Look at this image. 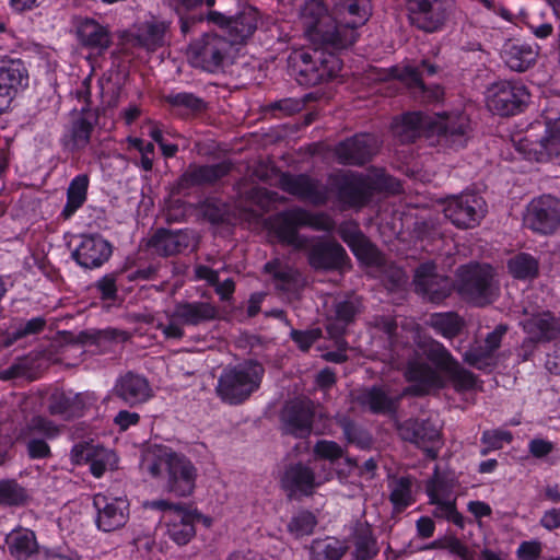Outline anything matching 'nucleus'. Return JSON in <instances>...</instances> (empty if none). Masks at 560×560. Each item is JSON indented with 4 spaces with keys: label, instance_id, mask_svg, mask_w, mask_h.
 <instances>
[{
    "label": "nucleus",
    "instance_id": "f257e3e1",
    "mask_svg": "<svg viewBox=\"0 0 560 560\" xmlns=\"http://www.w3.org/2000/svg\"><path fill=\"white\" fill-rule=\"evenodd\" d=\"M370 16V0H338L332 12L323 0L305 1L299 18L313 49L295 50L290 60L300 66V73L312 84L337 77L341 61L334 51L352 45L357 39L355 30Z\"/></svg>",
    "mask_w": 560,
    "mask_h": 560
},
{
    "label": "nucleus",
    "instance_id": "f03ea898",
    "mask_svg": "<svg viewBox=\"0 0 560 560\" xmlns=\"http://www.w3.org/2000/svg\"><path fill=\"white\" fill-rule=\"evenodd\" d=\"M417 354L425 355L436 365L438 370L431 369L419 358L409 361L406 377L415 383L412 388L415 394H425L442 388L445 386L446 380L458 390L475 387V376L463 369L440 342L431 338L419 340Z\"/></svg>",
    "mask_w": 560,
    "mask_h": 560
},
{
    "label": "nucleus",
    "instance_id": "7ed1b4c3",
    "mask_svg": "<svg viewBox=\"0 0 560 560\" xmlns=\"http://www.w3.org/2000/svg\"><path fill=\"white\" fill-rule=\"evenodd\" d=\"M142 467L152 477L167 475L166 489L176 497L190 495L196 486L197 469L185 456L163 445H153L147 450Z\"/></svg>",
    "mask_w": 560,
    "mask_h": 560
},
{
    "label": "nucleus",
    "instance_id": "20e7f679",
    "mask_svg": "<svg viewBox=\"0 0 560 560\" xmlns=\"http://www.w3.org/2000/svg\"><path fill=\"white\" fill-rule=\"evenodd\" d=\"M516 150L525 159L536 162L548 161L560 155V101H553L545 110L544 124L538 122L530 131L515 142Z\"/></svg>",
    "mask_w": 560,
    "mask_h": 560
},
{
    "label": "nucleus",
    "instance_id": "39448f33",
    "mask_svg": "<svg viewBox=\"0 0 560 560\" xmlns=\"http://www.w3.org/2000/svg\"><path fill=\"white\" fill-rule=\"evenodd\" d=\"M270 224L280 242L298 249L308 248V241L298 234V228L311 226L323 231L334 229V222L328 215L311 214L302 209H292L279 213L271 220Z\"/></svg>",
    "mask_w": 560,
    "mask_h": 560
},
{
    "label": "nucleus",
    "instance_id": "423d86ee",
    "mask_svg": "<svg viewBox=\"0 0 560 560\" xmlns=\"http://www.w3.org/2000/svg\"><path fill=\"white\" fill-rule=\"evenodd\" d=\"M264 368L255 362H245L226 369L219 378L217 392L222 400L236 405L247 399L260 385Z\"/></svg>",
    "mask_w": 560,
    "mask_h": 560
},
{
    "label": "nucleus",
    "instance_id": "0eeeda50",
    "mask_svg": "<svg viewBox=\"0 0 560 560\" xmlns=\"http://www.w3.org/2000/svg\"><path fill=\"white\" fill-rule=\"evenodd\" d=\"M456 287L464 299L479 306L493 302L499 294V284L494 279L493 269L488 265L460 267Z\"/></svg>",
    "mask_w": 560,
    "mask_h": 560
},
{
    "label": "nucleus",
    "instance_id": "6e6552de",
    "mask_svg": "<svg viewBox=\"0 0 560 560\" xmlns=\"http://www.w3.org/2000/svg\"><path fill=\"white\" fill-rule=\"evenodd\" d=\"M215 316L217 308L209 302H178L167 314L168 324L160 327L167 338H182L184 325L197 326L214 319Z\"/></svg>",
    "mask_w": 560,
    "mask_h": 560
},
{
    "label": "nucleus",
    "instance_id": "1a4fd4ad",
    "mask_svg": "<svg viewBox=\"0 0 560 560\" xmlns=\"http://www.w3.org/2000/svg\"><path fill=\"white\" fill-rule=\"evenodd\" d=\"M231 47L230 40L206 34L190 44L187 58L192 67L213 72L223 65Z\"/></svg>",
    "mask_w": 560,
    "mask_h": 560
},
{
    "label": "nucleus",
    "instance_id": "9d476101",
    "mask_svg": "<svg viewBox=\"0 0 560 560\" xmlns=\"http://www.w3.org/2000/svg\"><path fill=\"white\" fill-rule=\"evenodd\" d=\"M443 212L455 226L472 229L477 226L487 212L483 198L474 192H465L447 198Z\"/></svg>",
    "mask_w": 560,
    "mask_h": 560
},
{
    "label": "nucleus",
    "instance_id": "9b49d317",
    "mask_svg": "<svg viewBox=\"0 0 560 560\" xmlns=\"http://www.w3.org/2000/svg\"><path fill=\"white\" fill-rule=\"evenodd\" d=\"M332 478L330 467L323 465L320 471H314L302 464L290 466L281 478V486L290 498L312 495L314 491Z\"/></svg>",
    "mask_w": 560,
    "mask_h": 560
},
{
    "label": "nucleus",
    "instance_id": "f8f14e48",
    "mask_svg": "<svg viewBox=\"0 0 560 560\" xmlns=\"http://www.w3.org/2000/svg\"><path fill=\"white\" fill-rule=\"evenodd\" d=\"M524 225L535 233H553L560 226V200L550 195L533 199L526 208Z\"/></svg>",
    "mask_w": 560,
    "mask_h": 560
},
{
    "label": "nucleus",
    "instance_id": "ddd939ff",
    "mask_svg": "<svg viewBox=\"0 0 560 560\" xmlns=\"http://www.w3.org/2000/svg\"><path fill=\"white\" fill-rule=\"evenodd\" d=\"M527 100L528 92L522 83L498 82L486 94L488 108L502 116L516 114Z\"/></svg>",
    "mask_w": 560,
    "mask_h": 560
},
{
    "label": "nucleus",
    "instance_id": "4468645a",
    "mask_svg": "<svg viewBox=\"0 0 560 560\" xmlns=\"http://www.w3.org/2000/svg\"><path fill=\"white\" fill-rule=\"evenodd\" d=\"M28 71L20 59L0 56V114L10 108L19 93L28 86Z\"/></svg>",
    "mask_w": 560,
    "mask_h": 560
},
{
    "label": "nucleus",
    "instance_id": "2eb2a0df",
    "mask_svg": "<svg viewBox=\"0 0 560 560\" xmlns=\"http://www.w3.org/2000/svg\"><path fill=\"white\" fill-rule=\"evenodd\" d=\"M28 71L20 59L0 56V114L10 108L19 93L28 86Z\"/></svg>",
    "mask_w": 560,
    "mask_h": 560
},
{
    "label": "nucleus",
    "instance_id": "dca6fc26",
    "mask_svg": "<svg viewBox=\"0 0 560 560\" xmlns=\"http://www.w3.org/2000/svg\"><path fill=\"white\" fill-rule=\"evenodd\" d=\"M455 481L440 477L438 474L429 481L427 492L430 503L435 505L433 515L445 518L455 525L463 527L464 518L456 510V495L454 493Z\"/></svg>",
    "mask_w": 560,
    "mask_h": 560
},
{
    "label": "nucleus",
    "instance_id": "f3484780",
    "mask_svg": "<svg viewBox=\"0 0 560 560\" xmlns=\"http://www.w3.org/2000/svg\"><path fill=\"white\" fill-rule=\"evenodd\" d=\"M428 132L438 135L452 147H462L468 137L470 125L468 117L459 112L442 113L430 116Z\"/></svg>",
    "mask_w": 560,
    "mask_h": 560
},
{
    "label": "nucleus",
    "instance_id": "a211bd4d",
    "mask_svg": "<svg viewBox=\"0 0 560 560\" xmlns=\"http://www.w3.org/2000/svg\"><path fill=\"white\" fill-rule=\"evenodd\" d=\"M93 504L97 511L96 526L103 532L116 530L129 518V502L126 497L97 493L94 495Z\"/></svg>",
    "mask_w": 560,
    "mask_h": 560
},
{
    "label": "nucleus",
    "instance_id": "6ab92c4d",
    "mask_svg": "<svg viewBox=\"0 0 560 560\" xmlns=\"http://www.w3.org/2000/svg\"><path fill=\"white\" fill-rule=\"evenodd\" d=\"M198 511L184 504L170 506L162 515V521L167 528L168 537L177 545L188 544L196 534L195 523Z\"/></svg>",
    "mask_w": 560,
    "mask_h": 560
},
{
    "label": "nucleus",
    "instance_id": "aec40b11",
    "mask_svg": "<svg viewBox=\"0 0 560 560\" xmlns=\"http://www.w3.org/2000/svg\"><path fill=\"white\" fill-rule=\"evenodd\" d=\"M71 459L77 465L89 464L96 478L117 466V456L113 451L90 443L75 444L71 451Z\"/></svg>",
    "mask_w": 560,
    "mask_h": 560
},
{
    "label": "nucleus",
    "instance_id": "412c9836",
    "mask_svg": "<svg viewBox=\"0 0 560 560\" xmlns=\"http://www.w3.org/2000/svg\"><path fill=\"white\" fill-rule=\"evenodd\" d=\"M73 33L83 48L96 52H103L112 45L109 27L91 18H77L73 22Z\"/></svg>",
    "mask_w": 560,
    "mask_h": 560
},
{
    "label": "nucleus",
    "instance_id": "4be33fe9",
    "mask_svg": "<svg viewBox=\"0 0 560 560\" xmlns=\"http://www.w3.org/2000/svg\"><path fill=\"white\" fill-rule=\"evenodd\" d=\"M339 199L350 207L363 206L377 184L371 178L355 174L336 176Z\"/></svg>",
    "mask_w": 560,
    "mask_h": 560
},
{
    "label": "nucleus",
    "instance_id": "5701e85b",
    "mask_svg": "<svg viewBox=\"0 0 560 560\" xmlns=\"http://www.w3.org/2000/svg\"><path fill=\"white\" fill-rule=\"evenodd\" d=\"M58 433L59 429L56 424L38 416L27 423L26 428L22 430L20 438L26 441L27 451L32 458H45L49 456L50 448L44 440L36 436L43 435L50 439L58 435Z\"/></svg>",
    "mask_w": 560,
    "mask_h": 560
},
{
    "label": "nucleus",
    "instance_id": "b1692460",
    "mask_svg": "<svg viewBox=\"0 0 560 560\" xmlns=\"http://www.w3.org/2000/svg\"><path fill=\"white\" fill-rule=\"evenodd\" d=\"M417 291L434 303L445 299L452 290L450 279L438 276L435 266L431 262L421 265L415 275Z\"/></svg>",
    "mask_w": 560,
    "mask_h": 560
},
{
    "label": "nucleus",
    "instance_id": "393cba45",
    "mask_svg": "<svg viewBox=\"0 0 560 560\" xmlns=\"http://www.w3.org/2000/svg\"><path fill=\"white\" fill-rule=\"evenodd\" d=\"M378 148V141L371 135H359L341 142L336 148V156L340 163L363 164Z\"/></svg>",
    "mask_w": 560,
    "mask_h": 560
},
{
    "label": "nucleus",
    "instance_id": "a878e982",
    "mask_svg": "<svg viewBox=\"0 0 560 560\" xmlns=\"http://www.w3.org/2000/svg\"><path fill=\"white\" fill-rule=\"evenodd\" d=\"M411 20L425 32L436 31L445 20L443 0H409Z\"/></svg>",
    "mask_w": 560,
    "mask_h": 560
},
{
    "label": "nucleus",
    "instance_id": "bb28decb",
    "mask_svg": "<svg viewBox=\"0 0 560 560\" xmlns=\"http://www.w3.org/2000/svg\"><path fill=\"white\" fill-rule=\"evenodd\" d=\"M109 243L100 236H83L80 245L73 252L75 261L86 269L101 267L110 256Z\"/></svg>",
    "mask_w": 560,
    "mask_h": 560
},
{
    "label": "nucleus",
    "instance_id": "cd10ccee",
    "mask_svg": "<svg viewBox=\"0 0 560 560\" xmlns=\"http://www.w3.org/2000/svg\"><path fill=\"white\" fill-rule=\"evenodd\" d=\"M339 234L353 254L364 264L378 266L383 262L380 252L365 238L355 223H343L339 228Z\"/></svg>",
    "mask_w": 560,
    "mask_h": 560
},
{
    "label": "nucleus",
    "instance_id": "c85d7f7f",
    "mask_svg": "<svg viewBox=\"0 0 560 560\" xmlns=\"http://www.w3.org/2000/svg\"><path fill=\"white\" fill-rule=\"evenodd\" d=\"M313 405L308 400L291 402L283 412L285 430L295 436H306L311 432Z\"/></svg>",
    "mask_w": 560,
    "mask_h": 560
},
{
    "label": "nucleus",
    "instance_id": "c756f323",
    "mask_svg": "<svg viewBox=\"0 0 560 560\" xmlns=\"http://www.w3.org/2000/svg\"><path fill=\"white\" fill-rule=\"evenodd\" d=\"M524 331L530 341L545 342L560 335L559 320L550 312L533 314L523 322Z\"/></svg>",
    "mask_w": 560,
    "mask_h": 560
},
{
    "label": "nucleus",
    "instance_id": "7c9ffc66",
    "mask_svg": "<svg viewBox=\"0 0 560 560\" xmlns=\"http://www.w3.org/2000/svg\"><path fill=\"white\" fill-rule=\"evenodd\" d=\"M5 544L15 560H38L39 546L34 532L27 528L13 529L7 535Z\"/></svg>",
    "mask_w": 560,
    "mask_h": 560
},
{
    "label": "nucleus",
    "instance_id": "2f4dec72",
    "mask_svg": "<svg viewBox=\"0 0 560 560\" xmlns=\"http://www.w3.org/2000/svg\"><path fill=\"white\" fill-rule=\"evenodd\" d=\"M282 188L289 194L295 195L313 203H323L328 198V191L305 175H283L281 178Z\"/></svg>",
    "mask_w": 560,
    "mask_h": 560
},
{
    "label": "nucleus",
    "instance_id": "473e14b6",
    "mask_svg": "<svg viewBox=\"0 0 560 560\" xmlns=\"http://www.w3.org/2000/svg\"><path fill=\"white\" fill-rule=\"evenodd\" d=\"M505 331V326H498L487 336L483 347H475L464 354L465 362L480 370L492 366L494 364V352L500 347Z\"/></svg>",
    "mask_w": 560,
    "mask_h": 560
},
{
    "label": "nucleus",
    "instance_id": "72a5a7b5",
    "mask_svg": "<svg viewBox=\"0 0 560 560\" xmlns=\"http://www.w3.org/2000/svg\"><path fill=\"white\" fill-rule=\"evenodd\" d=\"M308 260L316 269L342 268L347 260V254L338 243H322L311 248Z\"/></svg>",
    "mask_w": 560,
    "mask_h": 560
},
{
    "label": "nucleus",
    "instance_id": "f704fd0d",
    "mask_svg": "<svg viewBox=\"0 0 560 560\" xmlns=\"http://www.w3.org/2000/svg\"><path fill=\"white\" fill-rule=\"evenodd\" d=\"M115 392L122 400L131 405L143 402L151 397V387L148 381L132 373H128L117 381Z\"/></svg>",
    "mask_w": 560,
    "mask_h": 560
},
{
    "label": "nucleus",
    "instance_id": "c9c22d12",
    "mask_svg": "<svg viewBox=\"0 0 560 560\" xmlns=\"http://www.w3.org/2000/svg\"><path fill=\"white\" fill-rule=\"evenodd\" d=\"M537 56V46L527 43H510L503 51L506 66L518 72L532 67L536 62Z\"/></svg>",
    "mask_w": 560,
    "mask_h": 560
},
{
    "label": "nucleus",
    "instance_id": "e433bc0d",
    "mask_svg": "<svg viewBox=\"0 0 560 560\" xmlns=\"http://www.w3.org/2000/svg\"><path fill=\"white\" fill-rule=\"evenodd\" d=\"M399 434L402 439L409 440L416 444H422L425 440L432 445L424 451L427 456L435 458L440 447V433L435 428H431L428 432L424 427L418 424L417 421H407L398 427Z\"/></svg>",
    "mask_w": 560,
    "mask_h": 560
},
{
    "label": "nucleus",
    "instance_id": "4c0bfd02",
    "mask_svg": "<svg viewBox=\"0 0 560 560\" xmlns=\"http://www.w3.org/2000/svg\"><path fill=\"white\" fill-rule=\"evenodd\" d=\"M95 117L91 113L74 115L65 136V143L71 149H82L88 145L93 130Z\"/></svg>",
    "mask_w": 560,
    "mask_h": 560
},
{
    "label": "nucleus",
    "instance_id": "58836bf2",
    "mask_svg": "<svg viewBox=\"0 0 560 560\" xmlns=\"http://www.w3.org/2000/svg\"><path fill=\"white\" fill-rule=\"evenodd\" d=\"M427 119H430V116L421 113H408L395 119L392 129L400 141H412L423 131H428Z\"/></svg>",
    "mask_w": 560,
    "mask_h": 560
},
{
    "label": "nucleus",
    "instance_id": "ea45409f",
    "mask_svg": "<svg viewBox=\"0 0 560 560\" xmlns=\"http://www.w3.org/2000/svg\"><path fill=\"white\" fill-rule=\"evenodd\" d=\"M259 13L254 8H245L238 15L232 18L229 24L231 42L242 43L249 38L257 28Z\"/></svg>",
    "mask_w": 560,
    "mask_h": 560
},
{
    "label": "nucleus",
    "instance_id": "a19ab883",
    "mask_svg": "<svg viewBox=\"0 0 560 560\" xmlns=\"http://www.w3.org/2000/svg\"><path fill=\"white\" fill-rule=\"evenodd\" d=\"M347 550V544L335 537L317 538L308 547L310 560H340Z\"/></svg>",
    "mask_w": 560,
    "mask_h": 560
},
{
    "label": "nucleus",
    "instance_id": "79ce46f5",
    "mask_svg": "<svg viewBox=\"0 0 560 560\" xmlns=\"http://www.w3.org/2000/svg\"><path fill=\"white\" fill-rule=\"evenodd\" d=\"M89 187V177L85 174L75 176L67 191V203L62 210V215L70 218L86 200V192Z\"/></svg>",
    "mask_w": 560,
    "mask_h": 560
},
{
    "label": "nucleus",
    "instance_id": "37998d69",
    "mask_svg": "<svg viewBox=\"0 0 560 560\" xmlns=\"http://www.w3.org/2000/svg\"><path fill=\"white\" fill-rule=\"evenodd\" d=\"M265 272L269 276L275 288L281 291H290L296 283V271L279 259L265 265Z\"/></svg>",
    "mask_w": 560,
    "mask_h": 560
},
{
    "label": "nucleus",
    "instance_id": "c03bdc74",
    "mask_svg": "<svg viewBox=\"0 0 560 560\" xmlns=\"http://www.w3.org/2000/svg\"><path fill=\"white\" fill-rule=\"evenodd\" d=\"M192 245V237L184 231L163 232L158 235L155 246L164 255H174Z\"/></svg>",
    "mask_w": 560,
    "mask_h": 560
},
{
    "label": "nucleus",
    "instance_id": "a18cd8bd",
    "mask_svg": "<svg viewBox=\"0 0 560 560\" xmlns=\"http://www.w3.org/2000/svg\"><path fill=\"white\" fill-rule=\"evenodd\" d=\"M360 302L355 298L340 301L336 304L335 319L328 324L327 329L330 335L340 334L345 327L353 319L358 313Z\"/></svg>",
    "mask_w": 560,
    "mask_h": 560
},
{
    "label": "nucleus",
    "instance_id": "49530a36",
    "mask_svg": "<svg viewBox=\"0 0 560 560\" xmlns=\"http://www.w3.org/2000/svg\"><path fill=\"white\" fill-rule=\"evenodd\" d=\"M427 72L428 74H434L436 69L433 65L423 61L421 63V70L412 66L396 67L393 69V75L404 82L407 86L424 92V88L421 80V74Z\"/></svg>",
    "mask_w": 560,
    "mask_h": 560
},
{
    "label": "nucleus",
    "instance_id": "de8ad7c7",
    "mask_svg": "<svg viewBox=\"0 0 560 560\" xmlns=\"http://www.w3.org/2000/svg\"><path fill=\"white\" fill-rule=\"evenodd\" d=\"M88 398V395L83 394L71 395L63 392H55L51 395L49 409L50 412L55 415H73L79 409V405L82 407L85 405Z\"/></svg>",
    "mask_w": 560,
    "mask_h": 560
},
{
    "label": "nucleus",
    "instance_id": "09e8293b",
    "mask_svg": "<svg viewBox=\"0 0 560 560\" xmlns=\"http://www.w3.org/2000/svg\"><path fill=\"white\" fill-rule=\"evenodd\" d=\"M508 268L516 279H533L538 273V261L532 255L521 253L508 261Z\"/></svg>",
    "mask_w": 560,
    "mask_h": 560
},
{
    "label": "nucleus",
    "instance_id": "8fccbe9b",
    "mask_svg": "<svg viewBox=\"0 0 560 560\" xmlns=\"http://www.w3.org/2000/svg\"><path fill=\"white\" fill-rule=\"evenodd\" d=\"M355 560H369L376 555L377 549L372 532L368 526L360 525L354 530L353 536Z\"/></svg>",
    "mask_w": 560,
    "mask_h": 560
},
{
    "label": "nucleus",
    "instance_id": "3c124183",
    "mask_svg": "<svg viewBox=\"0 0 560 560\" xmlns=\"http://www.w3.org/2000/svg\"><path fill=\"white\" fill-rule=\"evenodd\" d=\"M412 481L409 477H400L389 482L390 501L396 510H402L413 502Z\"/></svg>",
    "mask_w": 560,
    "mask_h": 560
},
{
    "label": "nucleus",
    "instance_id": "603ef678",
    "mask_svg": "<svg viewBox=\"0 0 560 560\" xmlns=\"http://www.w3.org/2000/svg\"><path fill=\"white\" fill-rule=\"evenodd\" d=\"M166 28L163 22H147L139 28L138 39L141 45L154 50L162 45Z\"/></svg>",
    "mask_w": 560,
    "mask_h": 560
},
{
    "label": "nucleus",
    "instance_id": "864d4df0",
    "mask_svg": "<svg viewBox=\"0 0 560 560\" xmlns=\"http://www.w3.org/2000/svg\"><path fill=\"white\" fill-rule=\"evenodd\" d=\"M434 330L445 338L455 337L462 329L463 322L456 314H435L430 319Z\"/></svg>",
    "mask_w": 560,
    "mask_h": 560
},
{
    "label": "nucleus",
    "instance_id": "5fc2aeb1",
    "mask_svg": "<svg viewBox=\"0 0 560 560\" xmlns=\"http://www.w3.org/2000/svg\"><path fill=\"white\" fill-rule=\"evenodd\" d=\"M317 525L315 515L308 511L299 512L294 515L289 525V532L295 537H303L311 535Z\"/></svg>",
    "mask_w": 560,
    "mask_h": 560
},
{
    "label": "nucleus",
    "instance_id": "6e6d98bb",
    "mask_svg": "<svg viewBox=\"0 0 560 560\" xmlns=\"http://www.w3.org/2000/svg\"><path fill=\"white\" fill-rule=\"evenodd\" d=\"M363 402L375 412H386L394 408V400L381 388H372L363 396Z\"/></svg>",
    "mask_w": 560,
    "mask_h": 560
},
{
    "label": "nucleus",
    "instance_id": "4d7b16f0",
    "mask_svg": "<svg viewBox=\"0 0 560 560\" xmlns=\"http://www.w3.org/2000/svg\"><path fill=\"white\" fill-rule=\"evenodd\" d=\"M26 499L25 490L14 481H0V504L15 505Z\"/></svg>",
    "mask_w": 560,
    "mask_h": 560
},
{
    "label": "nucleus",
    "instance_id": "13d9d810",
    "mask_svg": "<svg viewBox=\"0 0 560 560\" xmlns=\"http://www.w3.org/2000/svg\"><path fill=\"white\" fill-rule=\"evenodd\" d=\"M228 170L225 164L200 166L191 170L189 176L194 183L213 182L226 174Z\"/></svg>",
    "mask_w": 560,
    "mask_h": 560
},
{
    "label": "nucleus",
    "instance_id": "bf43d9fd",
    "mask_svg": "<svg viewBox=\"0 0 560 560\" xmlns=\"http://www.w3.org/2000/svg\"><path fill=\"white\" fill-rule=\"evenodd\" d=\"M314 455L316 458L334 463L343 456V450L334 441L322 440L315 444Z\"/></svg>",
    "mask_w": 560,
    "mask_h": 560
},
{
    "label": "nucleus",
    "instance_id": "052dcab7",
    "mask_svg": "<svg viewBox=\"0 0 560 560\" xmlns=\"http://www.w3.org/2000/svg\"><path fill=\"white\" fill-rule=\"evenodd\" d=\"M512 433L504 430H488L482 433L481 441L487 444L490 450H499L504 443L512 441Z\"/></svg>",
    "mask_w": 560,
    "mask_h": 560
},
{
    "label": "nucleus",
    "instance_id": "680f3d73",
    "mask_svg": "<svg viewBox=\"0 0 560 560\" xmlns=\"http://www.w3.org/2000/svg\"><path fill=\"white\" fill-rule=\"evenodd\" d=\"M291 337L294 342H296L298 346L305 351L320 337V331L318 329L304 331L293 329L291 331Z\"/></svg>",
    "mask_w": 560,
    "mask_h": 560
},
{
    "label": "nucleus",
    "instance_id": "e2e57ef3",
    "mask_svg": "<svg viewBox=\"0 0 560 560\" xmlns=\"http://www.w3.org/2000/svg\"><path fill=\"white\" fill-rule=\"evenodd\" d=\"M540 553L541 544L537 540L523 541L516 550L520 560H537Z\"/></svg>",
    "mask_w": 560,
    "mask_h": 560
},
{
    "label": "nucleus",
    "instance_id": "0e129e2a",
    "mask_svg": "<svg viewBox=\"0 0 560 560\" xmlns=\"http://www.w3.org/2000/svg\"><path fill=\"white\" fill-rule=\"evenodd\" d=\"M528 447L529 452L536 457L546 456L553 450L551 442L541 439L532 440Z\"/></svg>",
    "mask_w": 560,
    "mask_h": 560
},
{
    "label": "nucleus",
    "instance_id": "69168bd1",
    "mask_svg": "<svg viewBox=\"0 0 560 560\" xmlns=\"http://www.w3.org/2000/svg\"><path fill=\"white\" fill-rule=\"evenodd\" d=\"M540 524L548 530H552L560 526V509H551L544 513Z\"/></svg>",
    "mask_w": 560,
    "mask_h": 560
},
{
    "label": "nucleus",
    "instance_id": "338daca9",
    "mask_svg": "<svg viewBox=\"0 0 560 560\" xmlns=\"http://www.w3.org/2000/svg\"><path fill=\"white\" fill-rule=\"evenodd\" d=\"M446 548L462 560H472L471 552L458 539H451L446 544Z\"/></svg>",
    "mask_w": 560,
    "mask_h": 560
},
{
    "label": "nucleus",
    "instance_id": "774afa93",
    "mask_svg": "<svg viewBox=\"0 0 560 560\" xmlns=\"http://www.w3.org/2000/svg\"><path fill=\"white\" fill-rule=\"evenodd\" d=\"M139 421V415L136 412L120 411L115 417V423L119 425L121 430H127L130 425L136 424Z\"/></svg>",
    "mask_w": 560,
    "mask_h": 560
}]
</instances>
